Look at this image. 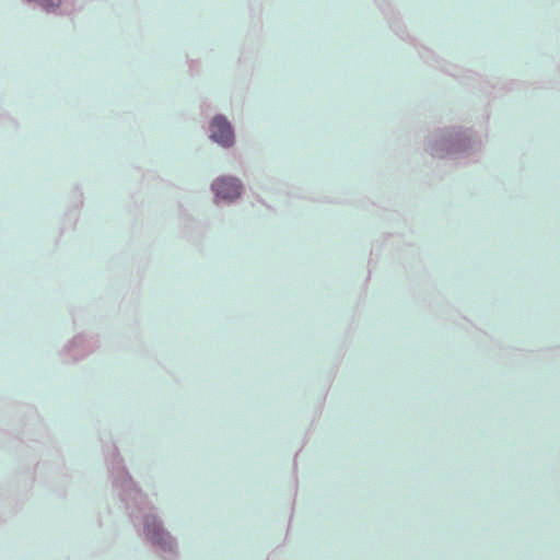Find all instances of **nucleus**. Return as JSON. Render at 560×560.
Returning <instances> with one entry per match:
<instances>
[{"mask_svg":"<svg viewBox=\"0 0 560 560\" xmlns=\"http://www.w3.org/2000/svg\"><path fill=\"white\" fill-rule=\"evenodd\" d=\"M212 189L217 197L234 200L241 195L242 185L237 178L222 177L214 180Z\"/></svg>","mask_w":560,"mask_h":560,"instance_id":"f257e3e1","label":"nucleus"},{"mask_svg":"<svg viewBox=\"0 0 560 560\" xmlns=\"http://www.w3.org/2000/svg\"><path fill=\"white\" fill-rule=\"evenodd\" d=\"M211 138L224 147H230L233 143V130L224 117L218 116L212 120Z\"/></svg>","mask_w":560,"mask_h":560,"instance_id":"f03ea898","label":"nucleus"},{"mask_svg":"<svg viewBox=\"0 0 560 560\" xmlns=\"http://www.w3.org/2000/svg\"><path fill=\"white\" fill-rule=\"evenodd\" d=\"M147 532L151 539L156 544H163L164 537L167 536L164 530L155 524V521H153L152 525L149 522L147 523Z\"/></svg>","mask_w":560,"mask_h":560,"instance_id":"7ed1b4c3","label":"nucleus"}]
</instances>
